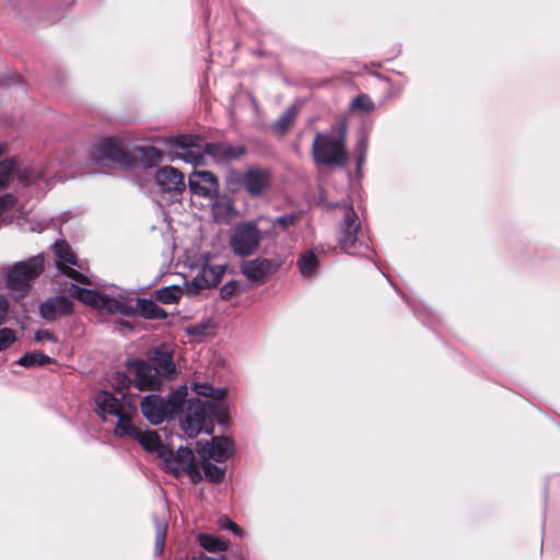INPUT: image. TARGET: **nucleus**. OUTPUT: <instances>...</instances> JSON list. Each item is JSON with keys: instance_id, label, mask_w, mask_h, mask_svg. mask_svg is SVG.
Returning <instances> with one entry per match:
<instances>
[{"instance_id": "43", "label": "nucleus", "mask_w": 560, "mask_h": 560, "mask_svg": "<svg viewBox=\"0 0 560 560\" xmlns=\"http://www.w3.org/2000/svg\"><path fill=\"white\" fill-rule=\"evenodd\" d=\"M2 154H3V149H2V147L0 145V158L2 156Z\"/></svg>"}, {"instance_id": "12", "label": "nucleus", "mask_w": 560, "mask_h": 560, "mask_svg": "<svg viewBox=\"0 0 560 560\" xmlns=\"http://www.w3.org/2000/svg\"><path fill=\"white\" fill-rule=\"evenodd\" d=\"M167 470L175 476L187 474L194 483L199 482L202 477L195 462V456L189 447H178L176 453L167 447L166 454L161 457Z\"/></svg>"}, {"instance_id": "31", "label": "nucleus", "mask_w": 560, "mask_h": 560, "mask_svg": "<svg viewBox=\"0 0 560 560\" xmlns=\"http://www.w3.org/2000/svg\"><path fill=\"white\" fill-rule=\"evenodd\" d=\"M294 112L293 109H288L284 112L273 124V130L283 135L288 128L291 126L293 119H294Z\"/></svg>"}, {"instance_id": "32", "label": "nucleus", "mask_w": 560, "mask_h": 560, "mask_svg": "<svg viewBox=\"0 0 560 560\" xmlns=\"http://www.w3.org/2000/svg\"><path fill=\"white\" fill-rule=\"evenodd\" d=\"M351 107L353 109H359L364 113H370L374 109V103L372 102L369 95L360 94L352 101Z\"/></svg>"}, {"instance_id": "22", "label": "nucleus", "mask_w": 560, "mask_h": 560, "mask_svg": "<svg viewBox=\"0 0 560 560\" xmlns=\"http://www.w3.org/2000/svg\"><path fill=\"white\" fill-rule=\"evenodd\" d=\"M133 311H137L142 317L148 319H164L167 317V313L162 307L152 300L147 299L138 300L137 308H133Z\"/></svg>"}, {"instance_id": "21", "label": "nucleus", "mask_w": 560, "mask_h": 560, "mask_svg": "<svg viewBox=\"0 0 560 560\" xmlns=\"http://www.w3.org/2000/svg\"><path fill=\"white\" fill-rule=\"evenodd\" d=\"M132 155L143 167H154L163 159L162 152L154 147H137Z\"/></svg>"}, {"instance_id": "28", "label": "nucleus", "mask_w": 560, "mask_h": 560, "mask_svg": "<svg viewBox=\"0 0 560 560\" xmlns=\"http://www.w3.org/2000/svg\"><path fill=\"white\" fill-rule=\"evenodd\" d=\"M54 249H55L56 255L58 256V258L60 259V261L62 264H68V265H73V266L78 265V260H77L74 253L71 250V248L65 241H57L54 244Z\"/></svg>"}, {"instance_id": "34", "label": "nucleus", "mask_w": 560, "mask_h": 560, "mask_svg": "<svg viewBox=\"0 0 560 560\" xmlns=\"http://www.w3.org/2000/svg\"><path fill=\"white\" fill-rule=\"evenodd\" d=\"M59 269L65 276L71 278L73 280H77V281H79L81 283H85V284H92V282L89 280V278L86 276H84L83 273L73 269L70 266H59Z\"/></svg>"}, {"instance_id": "3", "label": "nucleus", "mask_w": 560, "mask_h": 560, "mask_svg": "<svg viewBox=\"0 0 560 560\" xmlns=\"http://www.w3.org/2000/svg\"><path fill=\"white\" fill-rule=\"evenodd\" d=\"M171 148V159H182L192 165L203 164V152L218 163H226L245 155L246 149L242 144L234 145L229 142H214L202 144V138L194 135H183L167 140Z\"/></svg>"}, {"instance_id": "27", "label": "nucleus", "mask_w": 560, "mask_h": 560, "mask_svg": "<svg viewBox=\"0 0 560 560\" xmlns=\"http://www.w3.org/2000/svg\"><path fill=\"white\" fill-rule=\"evenodd\" d=\"M52 360L42 352L25 353L18 361V364L24 368L42 366L50 363Z\"/></svg>"}, {"instance_id": "2", "label": "nucleus", "mask_w": 560, "mask_h": 560, "mask_svg": "<svg viewBox=\"0 0 560 560\" xmlns=\"http://www.w3.org/2000/svg\"><path fill=\"white\" fill-rule=\"evenodd\" d=\"M192 389L198 396L213 398V400L185 397L177 417L182 430L189 438H195L200 432L212 433L214 419H219L222 413L221 400L226 395L224 388H214L207 383H195Z\"/></svg>"}, {"instance_id": "16", "label": "nucleus", "mask_w": 560, "mask_h": 560, "mask_svg": "<svg viewBox=\"0 0 560 560\" xmlns=\"http://www.w3.org/2000/svg\"><path fill=\"white\" fill-rule=\"evenodd\" d=\"M225 265H203L187 284V290L196 294L201 290L218 285L225 271Z\"/></svg>"}, {"instance_id": "4", "label": "nucleus", "mask_w": 560, "mask_h": 560, "mask_svg": "<svg viewBox=\"0 0 560 560\" xmlns=\"http://www.w3.org/2000/svg\"><path fill=\"white\" fill-rule=\"evenodd\" d=\"M133 376L135 386L140 390L155 389L162 384V377H174L176 366L168 350L155 349L148 361L136 360L128 366Z\"/></svg>"}, {"instance_id": "42", "label": "nucleus", "mask_w": 560, "mask_h": 560, "mask_svg": "<svg viewBox=\"0 0 560 560\" xmlns=\"http://www.w3.org/2000/svg\"><path fill=\"white\" fill-rule=\"evenodd\" d=\"M359 147H360V148H364V147H365V142H364L363 140H362V141H360Z\"/></svg>"}, {"instance_id": "25", "label": "nucleus", "mask_w": 560, "mask_h": 560, "mask_svg": "<svg viewBox=\"0 0 560 560\" xmlns=\"http://www.w3.org/2000/svg\"><path fill=\"white\" fill-rule=\"evenodd\" d=\"M183 295V290L177 285L162 288L155 292L156 301L163 304H172L177 302Z\"/></svg>"}, {"instance_id": "20", "label": "nucleus", "mask_w": 560, "mask_h": 560, "mask_svg": "<svg viewBox=\"0 0 560 560\" xmlns=\"http://www.w3.org/2000/svg\"><path fill=\"white\" fill-rule=\"evenodd\" d=\"M72 302L65 295L55 296L40 304L39 313L46 320H54L58 316L70 314Z\"/></svg>"}, {"instance_id": "38", "label": "nucleus", "mask_w": 560, "mask_h": 560, "mask_svg": "<svg viewBox=\"0 0 560 560\" xmlns=\"http://www.w3.org/2000/svg\"><path fill=\"white\" fill-rule=\"evenodd\" d=\"M207 326L206 325H194L187 328V332L191 336H203L206 334Z\"/></svg>"}, {"instance_id": "15", "label": "nucleus", "mask_w": 560, "mask_h": 560, "mask_svg": "<svg viewBox=\"0 0 560 560\" xmlns=\"http://www.w3.org/2000/svg\"><path fill=\"white\" fill-rule=\"evenodd\" d=\"M232 442L224 436H214L210 442H197V452L201 459H213L223 463L232 455Z\"/></svg>"}, {"instance_id": "7", "label": "nucleus", "mask_w": 560, "mask_h": 560, "mask_svg": "<svg viewBox=\"0 0 560 560\" xmlns=\"http://www.w3.org/2000/svg\"><path fill=\"white\" fill-rule=\"evenodd\" d=\"M43 270V257L34 256L26 261H20L5 268L2 276L5 278L7 288L14 292V298L23 299L30 291L31 280L37 278Z\"/></svg>"}, {"instance_id": "26", "label": "nucleus", "mask_w": 560, "mask_h": 560, "mask_svg": "<svg viewBox=\"0 0 560 560\" xmlns=\"http://www.w3.org/2000/svg\"><path fill=\"white\" fill-rule=\"evenodd\" d=\"M299 268L304 277H312L318 267V260L312 250L304 253L299 261Z\"/></svg>"}, {"instance_id": "41", "label": "nucleus", "mask_w": 560, "mask_h": 560, "mask_svg": "<svg viewBox=\"0 0 560 560\" xmlns=\"http://www.w3.org/2000/svg\"><path fill=\"white\" fill-rule=\"evenodd\" d=\"M130 384L129 378L124 373H117V388L124 389L125 387H128Z\"/></svg>"}, {"instance_id": "37", "label": "nucleus", "mask_w": 560, "mask_h": 560, "mask_svg": "<svg viewBox=\"0 0 560 560\" xmlns=\"http://www.w3.org/2000/svg\"><path fill=\"white\" fill-rule=\"evenodd\" d=\"M219 526L222 528V529H229V530H232L236 536H242L243 535V530L241 529V527L235 524L234 522H232L229 517L226 516H222L220 517L219 520Z\"/></svg>"}, {"instance_id": "11", "label": "nucleus", "mask_w": 560, "mask_h": 560, "mask_svg": "<svg viewBox=\"0 0 560 560\" xmlns=\"http://www.w3.org/2000/svg\"><path fill=\"white\" fill-rule=\"evenodd\" d=\"M262 241V233L255 221L238 223L230 237L233 253L241 257L253 255Z\"/></svg>"}, {"instance_id": "40", "label": "nucleus", "mask_w": 560, "mask_h": 560, "mask_svg": "<svg viewBox=\"0 0 560 560\" xmlns=\"http://www.w3.org/2000/svg\"><path fill=\"white\" fill-rule=\"evenodd\" d=\"M8 313V301L4 296L0 295V325L3 323Z\"/></svg>"}, {"instance_id": "17", "label": "nucleus", "mask_w": 560, "mask_h": 560, "mask_svg": "<svg viewBox=\"0 0 560 560\" xmlns=\"http://www.w3.org/2000/svg\"><path fill=\"white\" fill-rule=\"evenodd\" d=\"M278 267L272 260L258 257L244 261L241 266V271L250 281L262 283L278 270Z\"/></svg>"}, {"instance_id": "1", "label": "nucleus", "mask_w": 560, "mask_h": 560, "mask_svg": "<svg viewBox=\"0 0 560 560\" xmlns=\"http://www.w3.org/2000/svg\"><path fill=\"white\" fill-rule=\"evenodd\" d=\"M95 404L97 413L104 419L106 416L117 418V424L114 430L117 436L138 441L144 450L156 454L160 459L166 454L167 447L162 443L156 431H142L135 424L133 417L138 416L137 409L131 407V405L122 404L119 398L106 390H101L96 394Z\"/></svg>"}, {"instance_id": "30", "label": "nucleus", "mask_w": 560, "mask_h": 560, "mask_svg": "<svg viewBox=\"0 0 560 560\" xmlns=\"http://www.w3.org/2000/svg\"><path fill=\"white\" fill-rule=\"evenodd\" d=\"M234 211L231 200H220L213 205V217L217 222H225Z\"/></svg>"}, {"instance_id": "39", "label": "nucleus", "mask_w": 560, "mask_h": 560, "mask_svg": "<svg viewBox=\"0 0 560 560\" xmlns=\"http://www.w3.org/2000/svg\"><path fill=\"white\" fill-rule=\"evenodd\" d=\"M35 340L42 342L44 340L56 341L52 334L49 330H38L35 334Z\"/></svg>"}, {"instance_id": "44", "label": "nucleus", "mask_w": 560, "mask_h": 560, "mask_svg": "<svg viewBox=\"0 0 560 560\" xmlns=\"http://www.w3.org/2000/svg\"><path fill=\"white\" fill-rule=\"evenodd\" d=\"M120 395H121V399L126 398V395L124 393H121Z\"/></svg>"}, {"instance_id": "23", "label": "nucleus", "mask_w": 560, "mask_h": 560, "mask_svg": "<svg viewBox=\"0 0 560 560\" xmlns=\"http://www.w3.org/2000/svg\"><path fill=\"white\" fill-rule=\"evenodd\" d=\"M153 521L155 527L154 553L156 556H161L164 550L167 534V520L165 512H163L161 516L154 515Z\"/></svg>"}, {"instance_id": "9", "label": "nucleus", "mask_w": 560, "mask_h": 560, "mask_svg": "<svg viewBox=\"0 0 560 560\" xmlns=\"http://www.w3.org/2000/svg\"><path fill=\"white\" fill-rule=\"evenodd\" d=\"M68 292L72 298L96 308L101 313L131 316L133 315L135 312L131 305L118 301L116 299H112L107 295L101 294L95 290H90L81 288L77 284H71Z\"/></svg>"}, {"instance_id": "33", "label": "nucleus", "mask_w": 560, "mask_h": 560, "mask_svg": "<svg viewBox=\"0 0 560 560\" xmlns=\"http://www.w3.org/2000/svg\"><path fill=\"white\" fill-rule=\"evenodd\" d=\"M16 340L15 331L11 328L0 329V351L9 348Z\"/></svg>"}, {"instance_id": "18", "label": "nucleus", "mask_w": 560, "mask_h": 560, "mask_svg": "<svg viewBox=\"0 0 560 560\" xmlns=\"http://www.w3.org/2000/svg\"><path fill=\"white\" fill-rule=\"evenodd\" d=\"M154 180L162 192H182L186 187L183 173L172 166H163L158 170Z\"/></svg>"}, {"instance_id": "29", "label": "nucleus", "mask_w": 560, "mask_h": 560, "mask_svg": "<svg viewBox=\"0 0 560 560\" xmlns=\"http://www.w3.org/2000/svg\"><path fill=\"white\" fill-rule=\"evenodd\" d=\"M211 459H201V467L206 478L212 482H221L225 476V469L210 462Z\"/></svg>"}, {"instance_id": "35", "label": "nucleus", "mask_w": 560, "mask_h": 560, "mask_svg": "<svg viewBox=\"0 0 560 560\" xmlns=\"http://www.w3.org/2000/svg\"><path fill=\"white\" fill-rule=\"evenodd\" d=\"M298 220L296 214H287L282 217H278L275 220H272V226H280L282 230L288 229L291 225H294Z\"/></svg>"}, {"instance_id": "5", "label": "nucleus", "mask_w": 560, "mask_h": 560, "mask_svg": "<svg viewBox=\"0 0 560 560\" xmlns=\"http://www.w3.org/2000/svg\"><path fill=\"white\" fill-rule=\"evenodd\" d=\"M347 121L340 119L331 126L329 132H317L315 135L312 154L317 165L343 166L347 164Z\"/></svg>"}, {"instance_id": "6", "label": "nucleus", "mask_w": 560, "mask_h": 560, "mask_svg": "<svg viewBox=\"0 0 560 560\" xmlns=\"http://www.w3.org/2000/svg\"><path fill=\"white\" fill-rule=\"evenodd\" d=\"M188 395L186 386H183L172 393L167 399L150 394L141 401L142 415L152 424H160L167 418H175L182 410V405L185 402V397Z\"/></svg>"}, {"instance_id": "14", "label": "nucleus", "mask_w": 560, "mask_h": 560, "mask_svg": "<svg viewBox=\"0 0 560 560\" xmlns=\"http://www.w3.org/2000/svg\"><path fill=\"white\" fill-rule=\"evenodd\" d=\"M15 177L24 185H30L39 179L47 180V174L43 171L35 175L32 171H20L13 159L0 161V192L9 188Z\"/></svg>"}, {"instance_id": "24", "label": "nucleus", "mask_w": 560, "mask_h": 560, "mask_svg": "<svg viewBox=\"0 0 560 560\" xmlns=\"http://www.w3.org/2000/svg\"><path fill=\"white\" fill-rule=\"evenodd\" d=\"M198 541L202 548L210 552L224 551L229 544L210 534H199Z\"/></svg>"}, {"instance_id": "36", "label": "nucleus", "mask_w": 560, "mask_h": 560, "mask_svg": "<svg viewBox=\"0 0 560 560\" xmlns=\"http://www.w3.org/2000/svg\"><path fill=\"white\" fill-rule=\"evenodd\" d=\"M238 290V283L234 280L226 282L221 289H220V295L223 300H229L233 295L236 294Z\"/></svg>"}, {"instance_id": "10", "label": "nucleus", "mask_w": 560, "mask_h": 560, "mask_svg": "<svg viewBox=\"0 0 560 560\" xmlns=\"http://www.w3.org/2000/svg\"><path fill=\"white\" fill-rule=\"evenodd\" d=\"M337 240L340 248L349 255L360 254L362 248L369 247L360 219L352 207H347L345 210Z\"/></svg>"}, {"instance_id": "13", "label": "nucleus", "mask_w": 560, "mask_h": 560, "mask_svg": "<svg viewBox=\"0 0 560 560\" xmlns=\"http://www.w3.org/2000/svg\"><path fill=\"white\" fill-rule=\"evenodd\" d=\"M230 186L243 185L252 197L260 196L270 185V173L261 167H250L244 174L230 172L226 177Z\"/></svg>"}, {"instance_id": "8", "label": "nucleus", "mask_w": 560, "mask_h": 560, "mask_svg": "<svg viewBox=\"0 0 560 560\" xmlns=\"http://www.w3.org/2000/svg\"><path fill=\"white\" fill-rule=\"evenodd\" d=\"M89 159L96 164L129 168L132 159L125 150L124 141L118 137H105L96 140L91 150Z\"/></svg>"}, {"instance_id": "19", "label": "nucleus", "mask_w": 560, "mask_h": 560, "mask_svg": "<svg viewBox=\"0 0 560 560\" xmlns=\"http://www.w3.org/2000/svg\"><path fill=\"white\" fill-rule=\"evenodd\" d=\"M189 186L200 196H211L219 189L218 178L209 171H195L189 176Z\"/></svg>"}]
</instances>
